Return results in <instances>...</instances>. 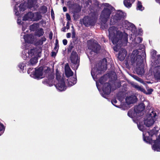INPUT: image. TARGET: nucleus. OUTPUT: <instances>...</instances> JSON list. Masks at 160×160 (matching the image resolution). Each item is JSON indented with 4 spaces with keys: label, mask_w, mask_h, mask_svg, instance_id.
Returning a JSON list of instances; mask_svg holds the SVG:
<instances>
[{
    "label": "nucleus",
    "mask_w": 160,
    "mask_h": 160,
    "mask_svg": "<svg viewBox=\"0 0 160 160\" xmlns=\"http://www.w3.org/2000/svg\"><path fill=\"white\" fill-rule=\"evenodd\" d=\"M108 32L109 39L113 44H116L113 48L115 51H118L122 46L126 45L128 41V35L127 33L120 31L114 26L110 28Z\"/></svg>",
    "instance_id": "obj_1"
},
{
    "label": "nucleus",
    "mask_w": 160,
    "mask_h": 160,
    "mask_svg": "<svg viewBox=\"0 0 160 160\" xmlns=\"http://www.w3.org/2000/svg\"><path fill=\"white\" fill-rule=\"evenodd\" d=\"M144 48L143 45H140L139 51L138 50H133L130 57L131 64L136 67V72L140 75H142L144 73L143 67L142 65L143 59L146 56Z\"/></svg>",
    "instance_id": "obj_2"
},
{
    "label": "nucleus",
    "mask_w": 160,
    "mask_h": 160,
    "mask_svg": "<svg viewBox=\"0 0 160 160\" xmlns=\"http://www.w3.org/2000/svg\"><path fill=\"white\" fill-rule=\"evenodd\" d=\"M102 6L104 8L101 13L100 19L102 22L101 27L104 29L108 27L106 23L109 19L114 8L108 3H103Z\"/></svg>",
    "instance_id": "obj_3"
},
{
    "label": "nucleus",
    "mask_w": 160,
    "mask_h": 160,
    "mask_svg": "<svg viewBox=\"0 0 160 160\" xmlns=\"http://www.w3.org/2000/svg\"><path fill=\"white\" fill-rule=\"evenodd\" d=\"M100 66L98 68H93L92 69L91 74L93 79L96 81L97 86L98 88L97 79L98 78V76L100 74L101 71L106 70L107 68V60L106 58L102 59L99 64Z\"/></svg>",
    "instance_id": "obj_4"
},
{
    "label": "nucleus",
    "mask_w": 160,
    "mask_h": 160,
    "mask_svg": "<svg viewBox=\"0 0 160 160\" xmlns=\"http://www.w3.org/2000/svg\"><path fill=\"white\" fill-rule=\"evenodd\" d=\"M145 106L143 103H141L135 107L134 110L131 109L128 112V116L132 118H136L138 117V115L140 112L143 111Z\"/></svg>",
    "instance_id": "obj_5"
},
{
    "label": "nucleus",
    "mask_w": 160,
    "mask_h": 160,
    "mask_svg": "<svg viewBox=\"0 0 160 160\" xmlns=\"http://www.w3.org/2000/svg\"><path fill=\"white\" fill-rule=\"evenodd\" d=\"M95 15L93 13H90L88 16L85 17L83 19V24L86 26L94 25L97 20Z\"/></svg>",
    "instance_id": "obj_6"
},
{
    "label": "nucleus",
    "mask_w": 160,
    "mask_h": 160,
    "mask_svg": "<svg viewBox=\"0 0 160 160\" xmlns=\"http://www.w3.org/2000/svg\"><path fill=\"white\" fill-rule=\"evenodd\" d=\"M88 47L91 51L90 53L92 54L93 53H97L100 49V46L96 42L92 40H89L87 41Z\"/></svg>",
    "instance_id": "obj_7"
},
{
    "label": "nucleus",
    "mask_w": 160,
    "mask_h": 160,
    "mask_svg": "<svg viewBox=\"0 0 160 160\" xmlns=\"http://www.w3.org/2000/svg\"><path fill=\"white\" fill-rule=\"evenodd\" d=\"M70 60L71 62V67L74 70L78 69L79 65V60L78 59V56L77 52L72 51L70 56Z\"/></svg>",
    "instance_id": "obj_8"
},
{
    "label": "nucleus",
    "mask_w": 160,
    "mask_h": 160,
    "mask_svg": "<svg viewBox=\"0 0 160 160\" xmlns=\"http://www.w3.org/2000/svg\"><path fill=\"white\" fill-rule=\"evenodd\" d=\"M37 53V50L35 48L31 49L30 50L26 49L22 51V58L24 60H26L29 57L35 56Z\"/></svg>",
    "instance_id": "obj_9"
},
{
    "label": "nucleus",
    "mask_w": 160,
    "mask_h": 160,
    "mask_svg": "<svg viewBox=\"0 0 160 160\" xmlns=\"http://www.w3.org/2000/svg\"><path fill=\"white\" fill-rule=\"evenodd\" d=\"M124 16V13L122 11H117L115 14L110 19V24H114L123 18Z\"/></svg>",
    "instance_id": "obj_10"
},
{
    "label": "nucleus",
    "mask_w": 160,
    "mask_h": 160,
    "mask_svg": "<svg viewBox=\"0 0 160 160\" xmlns=\"http://www.w3.org/2000/svg\"><path fill=\"white\" fill-rule=\"evenodd\" d=\"M16 3L15 6L14 7V12L17 16H18L20 14V12L21 11H23L25 10V6L23 3L21 4L19 6H18V4L20 3L22 0H13Z\"/></svg>",
    "instance_id": "obj_11"
},
{
    "label": "nucleus",
    "mask_w": 160,
    "mask_h": 160,
    "mask_svg": "<svg viewBox=\"0 0 160 160\" xmlns=\"http://www.w3.org/2000/svg\"><path fill=\"white\" fill-rule=\"evenodd\" d=\"M43 68L42 67H39L37 69H36L34 72L35 78L38 79L42 78L49 71L48 70H47L43 72Z\"/></svg>",
    "instance_id": "obj_12"
},
{
    "label": "nucleus",
    "mask_w": 160,
    "mask_h": 160,
    "mask_svg": "<svg viewBox=\"0 0 160 160\" xmlns=\"http://www.w3.org/2000/svg\"><path fill=\"white\" fill-rule=\"evenodd\" d=\"M152 113L153 114V116L152 113H151V116L148 117L147 119L144 120V124L147 127L152 126L154 122V120L152 117H155L156 115V114L153 111H152Z\"/></svg>",
    "instance_id": "obj_13"
},
{
    "label": "nucleus",
    "mask_w": 160,
    "mask_h": 160,
    "mask_svg": "<svg viewBox=\"0 0 160 160\" xmlns=\"http://www.w3.org/2000/svg\"><path fill=\"white\" fill-rule=\"evenodd\" d=\"M21 36H23L22 38L24 39L25 42L29 43H32L35 40L34 36L33 35L27 34L25 35L24 32H22L21 34Z\"/></svg>",
    "instance_id": "obj_14"
},
{
    "label": "nucleus",
    "mask_w": 160,
    "mask_h": 160,
    "mask_svg": "<svg viewBox=\"0 0 160 160\" xmlns=\"http://www.w3.org/2000/svg\"><path fill=\"white\" fill-rule=\"evenodd\" d=\"M103 93L102 94V96L106 98V96L109 95L111 92V86L108 83H106L104 84L102 88Z\"/></svg>",
    "instance_id": "obj_15"
},
{
    "label": "nucleus",
    "mask_w": 160,
    "mask_h": 160,
    "mask_svg": "<svg viewBox=\"0 0 160 160\" xmlns=\"http://www.w3.org/2000/svg\"><path fill=\"white\" fill-rule=\"evenodd\" d=\"M133 120L134 122L135 123H136L137 124V126L138 129L141 131H142L143 132V140L146 142H148L149 140V138L146 135V133H145V132L144 131V127L142 125H139L138 123V122L137 120H136V118H133Z\"/></svg>",
    "instance_id": "obj_16"
},
{
    "label": "nucleus",
    "mask_w": 160,
    "mask_h": 160,
    "mask_svg": "<svg viewBox=\"0 0 160 160\" xmlns=\"http://www.w3.org/2000/svg\"><path fill=\"white\" fill-rule=\"evenodd\" d=\"M55 86L58 90L61 91H64L66 89L63 79L59 81V82Z\"/></svg>",
    "instance_id": "obj_17"
},
{
    "label": "nucleus",
    "mask_w": 160,
    "mask_h": 160,
    "mask_svg": "<svg viewBox=\"0 0 160 160\" xmlns=\"http://www.w3.org/2000/svg\"><path fill=\"white\" fill-rule=\"evenodd\" d=\"M154 144L152 145V149L157 151H160V135L154 142Z\"/></svg>",
    "instance_id": "obj_18"
},
{
    "label": "nucleus",
    "mask_w": 160,
    "mask_h": 160,
    "mask_svg": "<svg viewBox=\"0 0 160 160\" xmlns=\"http://www.w3.org/2000/svg\"><path fill=\"white\" fill-rule=\"evenodd\" d=\"M122 25L123 27L126 29H130L131 28H135V26L133 24L126 20L123 21Z\"/></svg>",
    "instance_id": "obj_19"
},
{
    "label": "nucleus",
    "mask_w": 160,
    "mask_h": 160,
    "mask_svg": "<svg viewBox=\"0 0 160 160\" xmlns=\"http://www.w3.org/2000/svg\"><path fill=\"white\" fill-rule=\"evenodd\" d=\"M127 54V52L126 50L124 48H121L119 52L118 58L121 61L124 60Z\"/></svg>",
    "instance_id": "obj_20"
},
{
    "label": "nucleus",
    "mask_w": 160,
    "mask_h": 160,
    "mask_svg": "<svg viewBox=\"0 0 160 160\" xmlns=\"http://www.w3.org/2000/svg\"><path fill=\"white\" fill-rule=\"evenodd\" d=\"M136 97L133 95H132L128 97H127L126 98V101L128 106L131 104H132L136 102Z\"/></svg>",
    "instance_id": "obj_21"
},
{
    "label": "nucleus",
    "mask_w": 160,
    "mask_h": 160,
    "mask_svg": "<svg viewBox=\"0 0 160 160\" xmlns=\"http://www.w3.org/2000/svg\"><path fill=\"white\" fill-rule=\"evenodd\" d=\"M65 73L67 77H69L73 75V72L71 69L68 63H67L65 67Z\"/></svg>",
    "instance_id": "obj_22"
},
{
    "label": "nucleus",
    "mask_w": 160,
    "mask_h": 160,
    "mask_svg": "<svg viewBox=\"0 0 160 160\" xmlns=\"http://www.w3.org/2000/svg\"><path fill=\"white\" fill-rule=\"evenodd\" d=\"M42 16L40 12H36L32 13V21H37L42 18Z\"/></svg>",
    "instance_id": "obj_23"
},
{
    "label": "nucleus",
    "mask_w": 160,
    "mask_h": 160,
    "mask_svg": "<svg viewBox=\"0 0 160 160\" xmlns=\"http://www.w3.org/2000/svg\"><path fill=\"white\" fill-rule=\"evenodd\" d=\"M68 85L71 87L76 83L77 82V78H68Z\"/></svg>",
    "instance_id": "obj_24"
},
{
    "label": "nucleus",
    "mask_w": 160,
    "mask_h": 160,
    "mask_svg": "<svg viewBox=\"0 0 160 160\" xmlns=\"http://www.w3.org/2000/svg\"><path fill=\"white\" fill-rule=\"evenodd\" d=\"M32 12H30L25 15L23 18V20L24 21L31 20L32 21Z\"/></svg>",
    "instance_id": "obj_25"
},
{
    "label": "nucleus",
    "mask_w": 160,
    "mask_h": 160,
    "mask_svg": "<svg viewBox=\"0 0 160 160\" xmlns=\"http://www.w3.org/2000/svg\"><path fill=\"white\" fill-rule=\"evenodd\" d=\"M135 0H124L123 3L125 6L128 8H130L132 6V4Z\"/></svg>",
    "instance_id": "obj_26"
},
{
    "label": "nucleus",
    "mask_w": 160,
    "mask_h": 160,
    "mask_svg": "<svg viewBox=\"0 0 160 160\" xmlns=\"http://www.w3.org/2000/svg\"><path fill=\"white\" fill-rule=\"evenodd\" d=\"M44 33L43 29L42 28H40L37 30L35 32V35L38 37H40L43 36Z\"/></svg>",
    "instance_id": "obj_27"
},
{
    "label": "nucleus",
    "mask_w": 160,
    "mask_h": 160,
    "mask_svg": "<svg viewBox=\"0 0 160 160\" xmlns=\"http://www.w3.org/2000/svg\"><path fill=\"white\" fill-rule=\"evenodd\" d=\"M37 2V0H28V4L30 8L34 7Z\"/></svg>",
    "instance_id": "obj_28"
},
{
    "label": "nucleus",
    "mask_w": 160,
    "mask_h": 160,
    "mask_svg": "<svg viewBox=\"0 0 160 160\" xmlns=\"http://www.w3.org/2000/svg\"><path fill=\"white\" fill-rule=\"evenodd\" d=\"M52 78L51 79H46L45 80H44L42 81L43 83L45 84L48 85L49 86H51L52 85Z\"/></svg>",
    "instance_id": "obj_29"
},
{
    "label": "nucleus",
    "mask_w": 160,
    "mask_h": 160,
    "mask_svg": "<svg viewBox=\"0 0 160 160\" xmlns=\"http://www.w3.org/2000/svg\"><path fill=\"white\" fill-rule=\"evenodd\" d=\"M38 27V23H35L30 26V29L31 31H34L36 30Z\"/></svg>",
    "instance_id": "obj_30"
},
{
    "label": "nucleus",
    "mask_w": 160,
    "mask_h": 160,
    "mask_svg": "<svg viewBox=\"0 0 160 160\" xmlns=\"http://www.w3.org/2000/svg\"><path fill=\"white\" fill-rule=\"evenodd\" d=\"M155 128H153L152 130L150 131L149 132H147L145 133H146V136L147 135V136L148 137L149 136H148L147 134H148L149 136H150L151 137H152V136H153V135L154 134H155L156 132H157V131L155 130ZM149 138V137H148Z\"/></svg>",
    "instance_id": "obj_31"
},
{
    "label": "nucleus",
    "mask_w": 160,
    "mask_h": 160,
    "mask_svg": "<svg viewBox=\"0 0 160 160\" xmlns=\"http://www.w3.org/2000/svg\"><path fill=\"white\" fill-rule=\"evenodd\" d=\"M153 72L155 74H158L160 73V66L158 65L154 68Z\"/></svg>",
    "instance_id": "obj_32"
},
{
    "label": "nucleus",
    "mask_w": 160,
    "mask_h": 160,
    "mask_svg": "<svg viewBox=\"0 0 160 160\" xmlns=\"http://www.w3.org/2000/svg\"><path fill=\"white\" fill-rule=\"evenodd\" d=\"M134 87L138 90L140 91L143 92H145V90L142 86H139L138 85H135Z\"/></svg>",
    "instance_id": "obj_33"
},
{
    "label": "nucleus",
    "mask_w": 160,
    "mask_h": 160,
    "mask_svg": "<svg viewBox=\"0 0 160 160\" xmlns=\"http://www.w3.org/2000/svg\"><path fill=\"white\" fill-rule=\"evenodd\" d=\"M137 9L141 11H142L144 9V8L142 7L141 2L139 1L137 4Z\"/></svg>",
    "instance_id": "obj_34"
},
{
    "label": "nucleus",
    "mask_w": 160,
    "mask_h": 160,
    "mask_svg": "<svg viewBox=\"0 0 160 160\" xmlns=\"http://www.w3.org/2000/svg\"><path fill=\"white\" fill-rule=\"evenodd\" d=\"M37 62V59L36 58H31L29 64L33 65Z\"/></svg>",
    "instance_id": "obj_35"
},
{
    "label": "nucleus",
    "mask_w": 160,
    "mask_h": 160,
    "mask_svg": "<svg viewBox=\"0 0 160 160\" xmlns=\"http://www.w3.org/2000/svg\"><path fill=\"white\" fill-rule=\"evenodd\" d=\"M5 128L3 125L0 122V136L3 133L4 131Z\"/></svg>",
    "instance_id": "obj_36"
},
{
    "label": "nucleus",
    "mask_w": 160,
    "mask_h": 160,
    "mask_svg": "<svg viewBox=\"0 0 160 160\" xmlns=\"http://www.w3.org/2000/svg\"><path fill=\"white\" fill-rule=\"evenodd\" d=\"M157 57L158 58V59L155 60L154 63V64H155V65L160 63V55H157Z\"/></svg>",
    "instance_id": "obj_37"
},
{
    "label": "nucleus",
    "mask_w": 160,
    "mask_h": 160,
    "mask_svg": "<svg viewBox=\"0 0 160 160\" xmlns=\"http://www.w3.org/2000/svg\"><path fill=\"white\" fill-rule=\"evenodd\" d=\"M157 53V51L154 50H152L151 51V55L153 59L155 58V56Z\"/></svg>",
    "instance_id": "obj_38"
},
{
    "label": "nucleus",
    "mask_w": 160,
    "mask_h": 160,
    "mask_svg": "<svg viewBox=\"0 0 160 160\" xmlns=\"http://www.w3.org/2000/svg\"><path fill=\"white\" fill-rule=\"evenodd\" d=\"M142 38L141 37H138L136 38L135 39V41L136 43L138 44L141 42H142Z\"/></svg>",
    "instance_id": "obj_39"
},
{
    "label": "nucleus",
    "mask_w": 160,
    "mask_h": 160,
    "mask_svg": "<svg viewBox=\"0 0 160 160\" xmlns=\"http://www.w3.org/2000/svg\"><path fill=\"white\" fill-rule=\"evenodd\" d=\"M56 78L57 80L58 81V82H59V81H60L62 79H63L62 78H61L60 75L59 73H57L56 75Z\"/></svg>",
    "instance_id": "obj_40"
},
{
    "label": "nucleus",
    "mask_w": 160,
    "mask_h": 160,
    "mask_svg": "<svg viewBox=\"0 0 160 160\" xmlns=\"http://www.w3.org/2000/svg\"><path fill=\"white\" fill-rule=\"evenodd\" d=\"M26 65L25 64L23 63H21L19 64L18 66L20 68V69L22 70V71L24 70V68Z\"/></svg>",
    "instance_id": "obj_41"
},
{
    "label": "nucleus",
    "mask_w": 160,
    "mask_h": 160,
    "mask_svg": "<svg viewBox=\"0 0 160 160\" xmlns=\"http://www.w3.org/2000/svg\"><path fill=\"white\" fill-rule=\"evenodd\" d=\"M41 10L43 13H45L47 12V8L46 6H43L41 8Z\"/></svg>",
    "instance_id": "obj_42"
},
{
    "label": "nucleus",
    "mask_w": 160,
    "mask_h": 160,
    "mask_svg": "<svg viewBox=\"0 0 160 160\" xmlns=\"http://www.w3.org/2000/svg\"><path fill=\"white\" fill-rule=\"evenodd\" d=\"M105 81V80L103 77H101L99 80V82L101 84H102Z\"/></svg>",
    "instance_id": "obj_43"
},
{
    "label": "nucleus",
    "mask_w": 160,
    "mask_h": 160,
    "mask_svg": "<svg viewBox=\"0 0 160 160\" xmlns=\"http://www.w3.org/2000/svg\"><path fill=\"white\" fill-rule=\"evenodd\" d=\"M153 91V90L152 89H148V90L147 92H146L145 91V92H144V93H145L146 94L149 95V94H150L152 93V92Z\"/></svg>",
    "instance_id": "obj_44"
},
{
    "label": "nucleus",
    "mask_w": 160,
    "mask_h": 160,
    "mask_svg": "<svg viewBox=\"0 0 160 160\" xmlns=\"http://www.w3.org/2000/svg\"><path fill=\"white\" fill-rule=\"evenodd\" d=\"M72 38L74 39L75 38V35H76V33H75V32L74 29H72Z\"/></svg>",
    "instance_id": "obj_45"
},
{
    "label": "nucleus",
    "mask_w": 160,
    "mask_h": 160,
    "mask_svg": "<svg viewBox=\"0 0 160 160\" xmlns=\"http://www.w3.org/2000/svg\"><path fill=\"white\" fill-rule=\"evenodd\" d=\"M112 103V104H113L114 106L117 107H119L117 105H115L114 104L116 103L117 102V101L116 99H113L111 101Z\"/></svg>",
    "instance_id": "obj_46"
},
{
    "label": "nucleus",
    "mask_w": 160,
    "mask_h": 160,
    "mask_svg": "<svg viewBox=\"0 0 160 160\" xmlns=\"http://www.w3.org/2000/svg\"><path fill=\"white\" fill-rule=\"evenodd\" d=\"M73 48V46L72 45H69L68 48V51L69 52H71Z\"/></svg>",
    "instance_id": "obj_47"
},
{
    "label": "nucleus",
    "mask_w": 160,
    "mask_h": 160,
    "mask_svg": "<svg viewBox=\"0 0 160 160\" xmlns=\"http://www.w3.org/2000/svg\"><path fill=\"white\" fill-rule=\"evenodd\" d=\"M66 16L67 19L68 21H70L71 20L70 16L68 13H67L66 14Z\"/></svg>",
    "instance_id": "obj_48"
},
{
    "label": "nucleus",
    "mask_w": 160,
    "mask_h": 160,
    "mask_svg": "<svg viewBox=\"0 0 160 160\" xmlns=\"http://www.w3.org/2000/svg\"><path fill=\"white\" fill-rule=\"evenodd\" d=\"M133 78L135 79H136L138 81H142V80L138 78V77H137V76H133Z\"/></svg>",
    "instance_id": "obj_49"
},
{
    "label": "nucleus",
    "mask_w": 160,
    "mask_h": 160,
    "mask_svg": "<svg viewBox=\"0 0 160 160\" xmlns=\"http://www.w3.org/2000/svg\"><path fill=\"white\" fill-rule=\"evenodd\" d=\"M58 47V42L57 40L56 41V44H55V46L54 48V49L55 50L57 49Z\"/></svg>",
    "instance_id": "obj_50"
},
{
    "label": "nucleus",
    "mask_w": 160,
    "mask_h": 160,
    "mask_svg": "<svg viewBox=\"0 0 160 160\" xmlns=\"http://www.w3.org/2000/svg\"><path fill=\"white\" fill-rule=\"evenodd\" d=\"M62 42L63 43L64 45H66L67 44L68 41L66 39H64L63 40Z\"/></svg>",
    "instance_id": "obj_51"
},
{
    "label": "nucleus",
    "mask_w": 160,
    "mask_h": 160,
    "mask_svg": "<svg viewBox=\"0 0 160 160\" xmlns=\"http://www.w3.org/2000/svg\"><path fill=\"white\" fill-rule=\"evenodd\" d=\"M22 22L20 20H19V19H18L17 20V23L19 25H21L22 24Z\"/></svg>",
    "instance_id": "obj_52"
},
{
    "label": "nucleus",
    "mask_w": 160,
    "mask_h": 160,
    "mask_svg": "<svg viewBox=\"0 0 160 160\" xmlns=\"http://www.w3.org/2000/svg\"><path fill=\"white\" fill-rule=\"evenodd\" d=\"M67 37L68 38H70L71 36V34L70 33H68L67 34Z\"/></svg>",
    "instance_id": "obj_53"
},
{
    "label": "nucleus",
    "mask_w": 160,
    "mask_h": 160,
    "mask_svg": "<svg viewBox=\"0 0 160 160\" xmlns=\"http://www.w3.org/2000/svg\"><path fill=\"white\" fill-rule=\"evenodd\" d=\"M38 44L39 45H42L43 43L41 39L38 41Z\"/></svg>",
    "instance_id": "obj_54"
},
{
    "label": "nucleus",
    "mask_w": 160,
    "mask_h": 160,
    "mask_svg": "<svg viewBox=\"0 0 160 160\" xmlns=\"http://www.w3.org/2000/svg\"><path fill=\"white\" fill-rule=\"evenodd\" d=\"M52 32H51L49 34V38L50 39H52Z\"/></svg>",
    "instance_id": "obj_55"
},
{
    "label": "nucleus",
    "mask_w": 160,
    "mask_h": 160,
    "mask_svg": "<svg viewBox=\"0 0 160 160\" xmlns=\"http://www.w3.org/2000/svg\"><path fill=\"white\" fill-rule=\"evenodd\" d=\"M26 27L24 26L23 25H22V30L23 32L26 29Z\"/></svg>",
    "instance_id": "obj_56"
},
{
    "label": "nucleus",
    "mask_w": 160,
    "mask_h": 160,
    "mask_svg": "<svg viewBox=\"0 0 160 160\" xmlns=\"http://www.w3.org/2000/svg\"><path fill=\"white\" fill-rule=\"evenodd\" d=\"M42 41V42H45L46 40V38L44 37H43L41 38V39Z\"/></svg>",
    "instance_id": "obj_57"
},
{
    "label": "nucleus",
    "mask_w": 160,
    "mask_h": 160,
    "mask_svg": "<svg viewBox=\"0 0 160 160\" xmlns=\"http://www.w3.org/2000/svg\"><path fill=\"white\" fill-rule=\"evenodd\" d=\"M123 106H122V109H123V110H125V109H127L128 108V107H127V106H126V107H124V108H123Z\"/></svg>",
    "instance_id": "obj_58"
},
{
    "label": "nucleus",
    "mask_w": 160,
    "mask_h": 160,
    "mask_svg": "<svg viewBox=\"0 0 160 160\" xmlns=\"http://www.w3.org/2000/svg\"><path fill=\"white\" fill-rule=\"evenodd\" d=\"M63 11L64 12H65L67 11V8L65 7H63Z\"/></svg>",
    "instance_id": "obj_59"
},
{
    "label": "nucleus",
    "mask_w": 160,
    "mask_h": 160,
    "mask_svg": "<svg viewBox=\"0 0 160 160\" xmlns=\"http://www.w3.org/2000/svg\"><path fill=\"white\" fill-rule=\"evenodd\" d=\"M66 27H67V29H69V22H67V25H66Z\"/></svg>",
    "instance_id": "obj_60"
},
{
    "label": "nucleus",
    "mask_w": 160,
    "mask_h": 160,
    "mask_svg": "<svg viewBox=\"0 0 160 160\" xmlns=\"http://www.w3.org/2000/svg\"><path fill=\"white\" fill-rule=\"evenodd\" d=\"M66 28L65 27H64L62 28V31L63 32H65Z\"/></svg>",
    "instance_id": "obj_61"
},
{
    "label": "nucleus",
    "mask_w": 160,
    "mask_h": 160,
    "mask_svg": "<svg viewBox=\"0 0 160 160\" xmlns=\"http://www.w3.org/2000/svg\"><path fill=\"white\" fill-rule=\"evenodd\" d=\"M94 1L96 2V5H98V2L96 0H93Z\"/></svg>",
    "instance_id": "obj_62"
},
{
    "label": "nucleus",
    "mask_w": 160,
    "mask_h": 160,
    "mask_svg": "<svg viewBox=\"0 0 160 160\" xmlns=\"http://www.w3.org/2000/svg\"><path fill=\"white\" fill-rule=\"evenodd\" d=\"M51 14L52 17H53V15L54 14V12L52 10H52L51 12Z\"/></svg>",
    "instance_id": "obj_63"
},
{
    "label": "nucleus",
    "mask_w": 160,
    "mask_h": 160,
    "mask_svg": "<svg viewBox=\"0 0 160 160\" xmlns=\"http://www.w3.org/2000/svg\"><path fill=\"white\" fill-rule=\"evenodd\" d=\"M158 74L159 75L158 77V79H160V73L159 74Z\"/></svg>",
    "instance_id": "obj_64"
}]
</instances>
